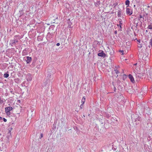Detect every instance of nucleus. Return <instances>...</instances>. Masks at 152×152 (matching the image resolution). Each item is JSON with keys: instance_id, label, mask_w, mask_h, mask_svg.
<instances>
[{"instance_id": "11", "label": "nucleus", "mask_w": 152, "mask_h": 152, "mask_svg": "<svg viewBox=\"0 0 152 152\" xmlns=\"http://www.w3.org/2000/svg\"><path fill=\"white\" fill-rule=\"evenodd\" d=\"M129 3L130 1L129 0H127L125 1V4L126 5H128V6H129Z\"/></svg>"}, {"instance_id": "9", "label": "nucleus", "mask_w": 152, "mask_h": 152, "mask_svg": "<svg viewBox=\"0 0 152 152\" xmlns=\"http://www.w3.org/2000/svg\"><path fill=\"white\" fill-rule=\"evenodd\" d=\"M148 28L149 29H152V23H151L150 25L148 26Z\"/></svg>"}, {"instance_id": "18", "label": "nucleus", "mask_w": 152, "mask_h": 152, "mask_svg": "<svg viewBox=\"0 0 152 152\" xmlns=\"http://www.w3.org/2000/svg\"><path fill=\"white\" fill-rule=\"evenodd\" d=\"M27 57L28 60H30V61L31 60V57Z\"/></svg>"}, {"instance_id": "27", "label": "nucleus", "mask_w": 152, "mask_h": 152, "mask_svg": "<svg viewBox=\"0 0 152 152\" xmlns=\"http://www.w3.org/2000/svg\"><path fill=\"white\" fill-rule=\"evenodd\" d=\"M115 34H116L117 33V31H115Z\"/></svg>"}, {"instance_id": "5", "label": "nucleus", "mask_w": 152, "mask_h": 152, "mask_svg": "<svg viewBox=\"0 0 152 152\" xmlns=\"http://www.w3.org/2000/svg\"><path fill=\"white\" fill-rule=\"evenodd\" d=\"M129 77L131 81L133 83H134L135 81L132 76L131 74H129L128 76Z\"/></svg>"}, {"instance_id": "10", "label": "nucleus", "mask_w": 152, "mask_h": 152, "mask_svg": "<svg viewBox=\"0 0 152 152\" xmlns=\"http://www.w3.org/2000/svg\"><path fill=\"white\" fill-rule=\"evenodd\" d=\"M9 76V74L8 73H6L4 74V77L5 78H7Z\"/></svg>"}, {"instance_id": "17", "label": "nucleus", "mask_w": 152, "mask_h": 152, "mask_svg": "<svg viewBox=\"0 0 152 152\" xmlns=\"http://www.w3.org/2000/svg\"><path fill=\"white\" fill-rule=\"evenodd\" d=\"M138 47L139 48H141L142 47V46L141 44H140L138 45Z\"/></svg>"}, {"instance_id": "3", "label": "nucleus", "mask_w": 152, "mask_h": 152, "mask_svg": "<svg viewBox=\"0 0 152 152\" xmlns=\"http://www.w3.org/2000/svg\"><path fill=\"white\" fill-rule=\"evenodd\" d=\"M133 67L137 71H139L140 69V66L139 64L137 63L135 64H133Z\"/></svg>"}, {"instance_id": "26", "label": "nucleus", "mask_w": 152, "mask_h": 152, "mask_svg": "<svg viewBox=\"0 0 152 152\" xmlns=\"http://www.w3.org/2000/svg\"><path fill=\"white\" fill-rule=\"evenodd\" d=\"M76 111H77V112H78L79 110H76Z\"/></svg>"}, {"instance_id": "23", "label": "nucleus", "mask_w": 152, "mask_h": 152, "mask_svg": "<svg viewBox=\"0 0 152 152\" xmlns=\"http://www.w3.org/2000/svg\"><path fill=\"white\" fill-rule=\"evenodd\" d=\"M43 136V134H41V138H42Z\"/></svg>"}, {"instance_id": "12", "label": "nucleus", "mask_w": 152, "mask_h": 152, "mask_svg": "<svg viewBox=\"0 0 152 152\" xmlns=\"http://www.w3.org/2000/svg\"><path fill=\"white\" fill-rule=\"evenodd\" d=\"M39 13L40 15H42L43 13V11L41 10H39V12H38V13Z\"/></svg>"}, {"instance_id": "8", "label": "nucleus", "mask_w": 152, "mask_h": 152, "mask_svg": "<svg viewBox=\"0 0 152 152\" xmlns=\"http://www.w3.org/2000/svg\"><path fill=\"white\" fill-rule=\"evenodd\" d=\"M53 19L55 20L57 19L58 18L57 15H54V16H53Z\"/></svg>"}, {"instance_id": "13", "label": "nucleus", "mask_w": 152, "mask_h": 152, "mask_svg": "<svg viewBox=\"0 0 152 152\" xmlns=\"http://www.w3.org/2000/svg\"><path fill=\"white\" fill-rule=\"evenodd\" d=\"M122 25V23H121V21H120L119 22V25H118V26H120V28H121V26Z\"/></svg>"}, {"instance_id": "20", "label": "nucleus", "mask_w": 152, "mask_h": 152, "mask_svg": "<svg viewBox=\"0 0 152 152\" xmlns=\"http://www.w3.org/2000/svg\"><path fill=\"white\" fill-rule=\"evenodd\" d=\"M120 52L122 53V54L123 55V53L124 52V51L123 50H120Z\"/></svg>"}, {"instance_id": "25", "label": "nucleus", "mask_w": 152, "mask_h": 152, "mask_svg": "<svg viewBox=\"0 0 152 152\" xmlns=\"http://www.w3.org/2000/svg\"><path fill=\"white\" fill-rule=\"evenodd\" d=\"M142 18V16L141 15H140V18Z\"/></svg>"}, {"instance_id": "24", "label": "nucleus", "mask_w": 152, "mask_h": 152, "mask_svg": "<svg viewBox=\"0 0 152 152\" xmlns=\"http://www.w3.org/2000/svg\"><path fill=\"white\" fill-rule=\"evenodd\" d=\"M137 41H138V42L139 43H140V40H137Z\"/></svg>"}, {"instance_id": "6", "label": "nucleus", "mask_w": 152, "mask_h": 152, "mask_svg": "<svg viewBox=\"0 0 152 152\" xmlns=\"http://www.w3.org/2000/svg\"><path fill=\"white\" fill-rule=\"evenodd\" d=\"M98 56H99L104 57L106 55L105 53H103V51H102L101 53H98Z\"/></svg>"}, {"instance_id": "16", "label": "nucleus", "mask_w": 152, "mask_h": 152, "mask_svg": "<svg viewBox=\"0 0 152 152\" xmlns=\"http://www.w3.org/2000/svg\"><path fill=\"white\" fill-rule=\"evenodd\" d=\"M115 71L116 73L117 74H118L119 73L118 70L117 69H115Z\"/></svg>"}, {"instance_id": "4", "label": "nucleus", "mask_w": 152, "mask_h": 152, "mask_svg": "<svg viewBox=\"0 0 152 152\" xmlns=\"http://www.w3.org/2000/svg\"><path fill=\"white\" fill-rule=\"evenodd\" d=\"M27 81H31L32 80L31 75L30 74H28L27 75L26 77Z\"/></svg>"}, {"instance_id": "29", "label": "nucleus", "mask_w": 152, "mask_h": 152, "mask_svg": "<svg viewBox=\"0 0 152 152\" xmlns=\"http://www.w3.org/2000/svg\"><path fill=\"white\" fill-rule=\"evenodd\" d=\"M1 135V134H0V135Z\"/></svg>"}, {"instance_id": "1", "label": "nucleus", "mask_w": 152, "mask_h": 152, "mask_svg": "<svg viewBox=\"0 0 152 152\" xmlns=\"http://www.w3.org/2000/svg\"><path fill=\"white\" fill-rule=\"evenodd\" d=\"M12 107L11 106H9L5 108V111L7 115H10V111L12 110Z\"/></svg>"}, {"instance_id": "15", "label": "nucleus", "mask_w": 152, "mask_h": 152, "mask_svg": "<svg viewBox=\"0 0 152 152\" xmlns=\"http://www.w3.org/2000/svg\"><path fill=\"white\" fill-rule=\"evenodd\" d=\"M18 42V41L17 40H13V42H12L13 43H16L17 42Z\"/></svg>"}, {"instance_id": "2", "label": "nucleus", "mask_w": 152, "mask_h": 152, "mask_svg": "<svg viewBox=\"0 0 152 152\" xmlns=\"http://www.w3.org/2000/svg\"><path fill=\"white\" fill-rule=\"evenodd\" d=\"M129 6H127L126 8V13L129 15H131L132 14V11L129 8Z\"/></svg>"}, {"instance_id": "14", "label": "nucleus", "mask_w": 152, "mask_h": 152, "mask_svg": "<svg viewBox=\"0 0 152 152\" xmlns=\"http://www.w3.org/2000/svg\"><path fill=\"white\" fill-rule=\"evenodd\" d=\"M149 44L151 46H152V39L150 40Z\"/></svg>"}, {"instance_id": "22", "label": "nucleus", "mask_w": 152, "mask_h": 152, "mask_svg": "<svg viewBox=\"0 0 152 152\" xmlns=\"http://www.w3.org/2000/svg\"><path fill=\"white\" fill-rule=\"evenodd\" d=\"M7 121V120L6 119L4 118V122H6Z\"/></svg>"}, {"instance_id": "28", "label": "nucleus", "mask_w": 152, "mask_h": 152, "mask_svg": "<svg viewBox=\"0 0 152 152\" xmlns=\"http://www.w3.org/2000/svg\"><path fill=\"white\" fill-rule=\"evenodd\" d=\"M151 91L152 92V87H151Z\"/></svg>"}, {"instance_id": "7", "label": "nucleus", "mask_w": 152, "mask_h": 152, "mask_svg": "<svg viewBox=\"0 0 152 152\" xmlns=\"http://www.w3.org/2000/svg\"><path fill=\"white\" fill-rule=\"evenodd\" d=\"M85 98L84 96L83 97L81 100V103H82V105H83L84 104L85 102Z\"/></svg>"}, {"instance_id": "21", "label": "nucleus", "mask_w": 152, "mask_h": 152, "mask_svg": "<svg viewBox=\"0 0 152 152\" xmlns=\"http://www.w3.org/2000/svg\"><path fill=\"white\" fill-rule=\"evenodd\" d=\"M56 45L57 46H59L60 45V44L59 43H58L56 44Z\"/></svg>"}, {"instance_id": "19", "label": "nucleus", "mask_w": 152, "mask_h": 152, "mask_svg": "<svg viewBox=\"0 0 152 152\" xmlns=\"http://www.w3.org/2000/svg\"><path fill=\"white\" fill-rule=\"evenodd\" d=\"M83 105H82V104H81V105H80V109H82L83 107Z\"/></svg>"}]
</instances>
